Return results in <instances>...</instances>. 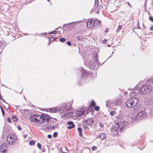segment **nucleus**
<instances>
[{
  "label": "nucleus",
  "instance_id": "50",
  "mask_svg": "<svg viewBox=\"0 0 153 153\" xmlns=\"http://www.w3.org/2000/svg\"><path fill=\"white\" fill-rule=\"evenodd\" d=\"M150 30L153 31V26H151L150 27Z\"/></svg>",
  "mask_w": 153,
  "mask_h": 153
},
{
  "label": "nucleus",
  "instance_id": "10",
  "mask_svg": "<svg viewBox=\"0 0 153 153\" xmlns=\"http://www.w3.org/2000/svg\"><path fill=\"white\" fill-rule=\"evenodd\" d=\"M145 102L148 105H151L153 104V96L152 95L148 96L145 99Z\"/></svg>",
  "mask_w": 153,
  "mask_h": 153
},
{
  "label": "nucleus",
  "instance_id": "2",
  "mask_svg": "<svg viewBox=\"0 0 153 153\" xmlns=\"http://www.w3.org/2000/svg\"><path fill=\"white\" fill-rule=\"evenodd\" d=\"M72 107L71 103L68 102L67 103H63L62 105V109L60 110L59 113H64L63 115H66L69 113H72V112H69L71 109Z\"/></svg>",
  "mask_w": 153,
  "mask_h": 153
},
{
  "label": "nucleus",
  "instance_id": "3",
  "mask_svg": "<svg viewBox=\"0 0 153 153\" xmlns=\"http://www.w3.org/2000/svg\"><path fill=\"white\" fill-rule=\"evenodd\" d=\"M152 85L148 84L143 85L140 88V93L143 95L150 93L152 91Z\"/></svg>",
  "mask_w": 153,
  "mask_h": 153
},
{
  "label": "nucleus",
  "instance_id": "30",
  "mask_svg": "<svg viewBox=\"0 0 153 153\" xmlns=\"http://www.w3.org/2000/svg\"><path fill=\"white\" fill-rule=\"evenodd\" d=\"M35 142L34 140H31L29 142V145L30 146H33V145H34V144H35Z\"/></svg>",
  "mask_w": 153,
  "mask_h": 153
},
{
  "label": "nucleus",
  "instance_id": "63",
  "mask_svg": "<svg viewBox=\"0 0 153 153\" xmlns=\"http://www.w3.org/2000/svg\"><path fill=\"white\" fill-rule=\"evenodd\" d=\"M112 56V55H111V56H110L109 57V58H108V59L109 58H110V57H111Z\"/></svg>",
  "mask_w": 153,
  "mask_h": 153
},
{
  "label": "nucleus",
  "instance_id": "32",
  "mask_svg": "<svg viewBox=\"0 0 153 153\" xmlns=\"http://www.w3.org/2000/svg\"><path fill=\"white\" fill-rule=\"evenodd\" d=\"M66 39L64 38H60L59 40L60 42H63L65 41Z\"/></svg>",
  "mask_w": 153,
  "mask_h": 153
},
{
  "label": "nucleus",
  "instance_id": "29",
  "mask_svg": "<svg viewBox=\"0 0 153 153\" xmlns=\"http://www.w3.org/2000/svg\"><path fill=\"white\" fill-rule=\"evenodd\" d=\"M99 5V1L98 0H95L94 7H97Z\"/></svg>",
  "mask_w": 153,
  "mask_h": 153
},
{
  "label": "nucleus",
  "instance_id": "38",
  "mask_svg": "<svg viewBox=\"0 0 153 153\" xmlns=\"http://www.w3.org/2000/svg\"><path fill=\"white\" fill-rule=\"evenodd\" d=\"M65 149H63V147H62L61 149V152L62 153H67L66 152H65Z\"/></svg>",
  "mask_w": 153,
  "mask_h": 153
},
{
  "label": "nucleus",
  "instance_id": "18",
  "mask_svg": "<svg viewBox=\"0 0 153 153\" xmlns=\"http://www.w3.org/2000/svg\"><path fill=\"white\" fill-rule=\"evenodd\" d=\"M106 106L107 107H108L112 104L115 105L114 102L113 100H110L106 101Z\"/></svg>",
  "mask_w": 153,
  "mask_h": 153
},
{
  "label": "nucleus",
  "instance_id": "60",
  "mask_svg": "<svg viewBox=\"0 0 153 153\" xmlns=\"http://www.w3.org/2000/svg\"><path fill=\"white\" fill-rule=\"evenodd\" d=\"M49 42L48 43V44H49L50 43V38H49Z\"/></svg>",
  "mask_w": 153,
  "mask_h": 153
},
{
  "label": "nucleus",
  "instance_id": "45",
  "mask_svg": "<svg viewBox=\"0 0 153 153\" xmlns=\"http://www.w3.org/2000/svg\"><path fill=\"white\" fill-rule=\"evenodd\" d=\"M63 149H65V150H66L67 152H69L68 150L67 149V148L65 146H63Z\"/></svg>",
  "mask_w": 153,
  "mask_h": 153
},
{
  "label": "nucleus",
  "instance_id": "56",
  "mask_svg": "<svg viewBox=\"0 0 153 153\" xmlns=\"http://www.w3.org/2000/svg\"><path fill=\"white\" fill-rule=\"evenodd\" d=\"M1 100H2L3 102H4L6 103H7L5 102V100L4 99L2 98V99H1Z\"/></svg>",
  "mask_w": 153,
  "mask_h": 153
},
{
  "label": "nucleus",
  "instance_id": "34",
  "mask_svg": "<svg viewBox=\"0 0 153 153\" xmlns=\"http://www.w3.org/2000/svg\"><path fill=\"white\" fill-rule=\"evenodd\" d=\"M116 112L115 111H112L110 112V115L111 116H113L115 114H116Z\"/></svg>",
  "mask_w": 153,
  "mask_h": 153
},
{
  "label": "nucleus",
  "instance_id": "9",
  "mask_svg": "<svg viewBox=\"0 0 153 153\" xmlns=\"http://www.w3.org/2000/svg\"><path fill=\"white\" fill-rule=\"evenodd\" d=\"M120 129V127L118 123H117L114 126H113L111 129L112 133L115 132L114 134H117L118 133V131Z\"/></svg>",
  "mask_w": 153,
  "mask_h": 153
},
{
  "label": "nucleus",
  "instance_id": "59",
  "mask_svg": "<svg viewBox=\"0 0 153 153\" xmlns=\"http://www.w3.org/2000/svg\"><path fill=\"white\" fill-rule=\"evenodd\" d=\"M143 27L144 28H145V25H144V24L143 23Z\"/></svg>",
  "mask_w": 153,
  "mask_h": 153
},
{
  "label": "nucleus",
  "instance_id": "52",
  "mask_svg": "<svg viewBox=\"0 0 153 153\" xmlns=\"http://www.w3.org/2000/svg\"><path fill=\"white\" fill-rule=\"evenodd\" d=\"M23 137H24V138H25L27 137V135L25 134L24 135H23Z\"/></svg>",
  "mask_w": 153,
  "mask_h": 153
},
{
  "label": "nucleus",
  "instance_id": "20",
  "mask_svg": "<svg viewBox=\"0 0 153 153\" xmlns=\"http://www.w3.org/2000/svg\"><path fill=\"white\" fill-rule=\"evenodd\" d=\"M7 143H3L1 144L0 146V150L1 151V149H3L4 148H7Z\"/></svg>",
  "mask_w": 153,
  "mask_h": 153
},
{
  "label": "nucleus",
  "instance_id": "5",
  "mask_svg": "<svg viewBox=\"0 0 153 153\" xmlns=\"http://www.w3.org/2000/svg\"><path fill=\"white\" fill-rule=\"evenodd\" d=\"M147 117V114L145 111H140L136 115L135 120L136 121H138L140 120L146 118Z\"/></svg>",
  "mask_w": 153,
  "mask_h": 153
},
{
  "label": "nucleus",
  "instance_id": "54",
  "mask_svg": "<svg viewBox=\"0 0 153 153\" xmlns=\"http://www.w3.org/2000/svg\"><path fill=\"white\" fill-rule=\"evenodd\" d=\"M7 151V150L6 149H4L3 151H2V152L3 153H4L5 152H6Z\"/></svg>",
  "mask_w": 153,
  "mask_h": 153
},
{
  "label": "nucleus",
  "instance_id": "44",
  "mask_svg": "<svg viewBox=\"0 0 153 153\" xmlns=\"http://www.w3.org/2000/svg\"><path fill=\"white\" fill-rule=\"evenodd\" d=\"M99 126L100 127H103V124L101 123H99Z\"/></svg>",
  "mask_w": 153,
  "mask_h": 153
},
{
  "label": "nucleus",
  "instance_id": "6",
  "mask_svg": "<svg viewBox=\"0 0 153 153\" xmlns=\"http://www.w3.org/2000/svg\"><path fill=\"white\" fill-rule=\"evenodd\" d=\"M81 71L82 73V76L80 81L79 80V83H80V82H82L84 79H87L91 75L90 72H89L88 71L85 70L83 68H82L81 69Z\"/></svg>",
  "mask_w": 153,
  "mask_h": 153
},
{
  "label": "nucleus",
  "instance_id": "31",
  "mask_svg": "<svg viewBox=\"0 0 153 153\" xmlns=\"http://www.w3.org/2000/svg\"><path fill=\"white\" fill-rule=\"evenodd\" d=\"M94 109L95 111H98L99 110L100 107L98 106H96L94 107Z\"/></svg>",
  "mask_w": 153,
  "mask_h": 153
},
{
  "label": "nucleus",
  "instance_id": "21",
  "mask_svg": "<svg viewBox=\"0 0 153 153\" xmlns=\"http://www.w3.org/2000/svg\"><path fill=\"white\" fill-rule=\"evenodd\" d=\"M50 110L51 111V112L53 113H55L56 112H60V110L58 109L57 108H54L53 109L51 108Z\"/></svg>",
  "mask_w": 153,
  "mask_h": 153
},
{
  "label": "nucleus",
  "instance_id": "7",
  "mask_svg": "<svg viewBox=\"0 0 153 153\" xmlns=\"http://www.w3.org/2000/svg\"><path fill=\"white\" fill-rule=\"evenodd\" d=\"M16 140V136L14 134H10L7 138V141L9 145H13L15 143Z\"/></svg>",
  "mask_w": 153,
  "mask_h": 153
},
{
  "label": "nucleus",
  "instance_id": "40",
  "mask_svg": "<svg viewBox=\"0 0 153 153\" xmlns=\"http://www.w3.org/2000/svg\"><path fill=\"white\" fill-rule=\"evenodd\" d=\"M37 146H38V147L39 148V149H41V144L40 143H37Z\"/></svg>",
  "mask_w": 153,
  "mask_h": 153
},
{
  "label": "nucleus",
  "instance_id": "37",
  "mask_svg": "<svg viewBox=\"0 0 153 153\" xmlns=\"http://www.w3.org/2000/svg\"><path fill=\"white\" fill-rule=\"evenodd\" d=\"M57 133L56 132H55L53 133V137H56L57 136Z\"/></svg>",
  "mask_w": 153,
  "mask_h": 153
},
{
  "label": "nucleus",
  "instance_id": "23",
  "mask_svg": "<svg viewBox=\"0 0 153 153\" xmlns=\"http://www.w3.org/2000/svg\"><path fill=\"white\" fill-rule=\"evenodd\" d=\"M78 131L79 132V135L82 137L83 135V134L82 132V129L81 127H79L77 128Z\"/></svg>",
  "mask_w": 153,
  "mask_h": 153
},
{
  "label": "nucleus",
  "instance_id": "47",
  "mask_svg": "<svg viewBox=\"0 0 153 153\" xmlns=\"http://www.w3.org/2000/svg\"><path fill=\"white\" fill-rule=\"evenodd\" d=\"M48 137L49 139H50L52 137V135L50 134H48Z\"/></svg>",
  "mask_w": 153,
  "mask_h": 153
},
{
  "label": "nucleus",
  "instance_id": "35",
  "mask_svg": "<svg viewBox=\"0 0 153 153\" xmlns=\"http://www.w3.org/2000/svg\"><path fill=\"white\" fill-rule=\"evenodd\" d=\"M122 27L121 25L119 26L117 29L116 30V31L117 32H119L120 30L122 28Z\"/></svg>",
  "mask_w": 153,
  "mask_h": 153
},
{
  "label": "nucleus",
  "instance_id": "48",
  "mask_svg": "<svg viewBox=\"0 0 153 153\" xmlns=\"http://www.w3.org/2000/svg\"><path fill=\"white\" fill-rule=\"evenodd\" d=\"M17 128H18V129L19 130H21L22 128H21V127L20 126H17Z\"/></svg>",
  "mask_w": 153,
  "mask_h": 153
},
{
  "label": "nucleus",
  "instance_id": "19",
  "mask_svg": "<svg viewBox=\"0 0 153 153\" xmlns=\"http://www.w3.org/2000/svg\"><path fill=\"white\" fill-rule=\"evenodd\" d=\"M107 137V135L105 133H102L99 135L97 138H99L101 139V140L106 138Z\"/></svg>",
  "mask_w": 153,
  "mask_h": 153
},
{
  "label": "nucleus",
  "instance_id": "61",
  "mask_svg": "<svg viewBox=\"0 0 153 153\" xmlns=\"http://www.w3.org/2000/svg\"><path fill=\"white\" fill-rule=\"evenodd\" d=\"M0 108H1V111H2V110H4L2 108V107L0 105Z\"/></svg>",
  "mask_w": 153,
  "mask_h": 153
},
{
  "label": "nucleus",
  "instance_id": "24",
  "mask_svg": "<svg viewBox=\"0 0 153 153\" xmlns=\"http://www.w3.org/2000/svg\"><path fill=\"white\" fill-rule=\"evenodd\" d=\"M115 105H120L121 104V101L120 99H118L114 102Z\"/></svg>",
  "mask_w": 153,
  "mask_h": 153
},
{
  "label": "nucleus",
  "instance_id": "4",
  "mask_svg": "<svg viewBox=\"0 0 153 153\" xmlns=\"http://www.w3.org/2000/svg\"><path fill=\"white\" fill-rule=\"evenodd\" d=\"M139 99L137 97H134L127 100L126 102V106L130 108L135 106L138 103Z\"/></svg>",
  "mask_w": 153,
  "mask_h": 153
},
{
  "label": "nucleus",
  "instance_id": "28",
  "mask_svg": "<svg viewBox=\"0 0 153 153\" xmlns=\"http://www.w3.org/2000/svg\"><path fill=\"white\" fill-rule=\"evenodd\" d=\"M12 119L13 121H14L15 122H17L18 121V119L17 117L15 116H13L12 117Z\"/></svg>",
  "mask_w": 153,
  "mask_h": 153
},
{
  "label": "nucleus",
  "instance_id": "8",
  "mask_svg": "<svg viewBox=\"0 0 153 153\" xmlns=\"http://www.w3.org/2000/svg\"><path fill=\"white\" fill-rule=\"evenodd\" d=\"M140 88L139 87H136L134 88V90L131 91L130 93V96L133 97L136 96L139 93H140Z\"/></svg>",
  "mask_w": 153,
  "mask_h": 153
},
{
  "label": "nucleus",
  "instance_id": "49",
  "mask_svg": "<svg viewBox=\"0 0 153 153\" xmlns=\"http://www.w3.org/2000/svg\"><path fill=\"white\" fill-rule=\"evenodd\" d=\"M7 120L8 121V122L9 123H11V120H10V118H7Z\"/></svg>",
  "mask_w": 153,
  "mask_h": 153
},
{
  "label": "nucleus",
  "instance_id": "11",
  "mask_svg": "<svg viewBox=\"0 0 153 153\" xmlns=\"http://www.w3.org/2000/svg\"><path fill=\"white\" fill-rule=\"evenodd\" d=\"M119 125L120 127V131H121L123 130V128L126 127L128 125V123L126 121H124L121 122Z\"/></svg>",
  "mask_w": 153,
  "mask_h": 153
},
{
  "label": "nucleus",
  "instance_id": "36",
  "mask_svg": "<svg viewBox=\"0 0 153 153\" xmlns=\"http://www.w3.org/2000/svg\"><path fill=\"white\" fill-rule=\"evenodd\" d=\"M96 105V103L94 100H92L91 104V105L92 106H94Z\"/></svg>",
  "mask_w": 153,
  "mask_h": 153
},
{
  "label": "nucleus",
  "instance_id": "64",
  "mask_svg": "<svg viewBox=\"0 0 153 153\" xmlns=\"http://www.w3.org/2000/svg\"><path fill=\"white\" fill-rule=\"evenodd\" d=\"M15 106L17 108H18V106Z\"/></svg>",
  "mask_w": 153,
  "mask_h": 153
},
{
  "label": "nucleus",
  "instance_id": "41",
  "mask_svg": "<svg viewBox=\"0 0 153 153\" xmlns=\"http://www.w3.org/2000/svg\"><path fill=\"white\" fill-rule=\"evenodd\" d=\"M66 44L69 46H71V43L70 41H67L66 42Z\"/></svg>",
  "mask_w": 153,
  "mask_h": 153
},
{
  "label": "nucleus",
  "instance_id": "12",
  "mask_svg": "<svg viewBox=\"0 0 153 153\" xmlns=\"http://www.w3.org/2000/svg\"><path fill=\"white\" fill-rule=\"evenodd\" d=\"M95 65L92 61H89L88 65L87 66L92 70L95 69Z\"/></svg>",
  "mask_w": 153,
  "mask_h": 153
},
{
  "label": "nucleus",
  "instance_id": "42",
  "mask_svg": "<svg viewBox=\"0 0 153 153\" xmlns=\"http://www.w3.org/2000/svg\"><path fill=\"white\" fill-rule=\"evenodd\" d=\"M97 149V147L96 146H93L92 147V150L94 151V150H96Z\"/></svg>",
  "mask_w": 153,
  "mask_h": 153
},
{
  "label": "nucleus",
  "instance_id": "57",
  "mask_svg": "<svg viewBox=\"0 0 153 153\" xmlns=\"http://www.w3.org/2000/svg\"><path fill=\"white\" fill-rule=\"evenodd\" d=\"M97 64L98 65H99L100 64V62L99 61H97Z\"/></svg>",
  "mask_w": 153,
  "mask_h": 153
},
{
  "label": "nucleus",
  "instance_id": "58",
  "mask_svg": "<svg viewBox=\"0 0 153 153\" xmlns=\"http://www.w3.org/2000/svg\"><path fill=\"white\" fill-rule=\"evenodd\" d=\"M2 97L1 96V94H0V100L2 99Z\"/></svg>",
  "mask_w": 153,
  "mask_h": 153
},
{
  "label": "nucleus",
  "instance_id": "15",
  "mask_svg": "<svg viewBox=\"0 0 153 153\" xmlns=\"http://www.w3.org/2000/svg\"><path fill=\"white\" fill-rule=\"evenodd\" d=\"M93 122V120L92 118L87 119L85 121V123L87 125H92Z\"/></svg>",
  "mask_w": 153,
  "mask_h": 153
},
{
  "label": "nucleus",
  "instance_id": "33",
  "mask_svg": "<svg viewBox=\"0 0 153 153\" xmlns=\"http://www.w3.org/2000/svg\"><path fill=\"white\" fill-rule=\"evenodd\" d=\"M56 32L55 30H53L51 32H49V34H56Z\"/></svg>",
  "mask_w": 153,
  "mask_h": 153
},
{
  "label": "nucleus",
  "instance_id": "46",
  "mask_svg": "<svg viewBox=\"0 0 153 153\" xmlns=\"http://www.w3.org/2000/svg\"><path fill=\"white\" fill-rule=\"evenodd\" d=\"M107 39H105L102 41L103 43L104 44H105L107 42Z\"/></svg>",
  "mask_w": 153,
  "mask_h": 153
},
{
  "label": "nucleus",
  "instance_id": "22",
  "mask_svg": "<svg viewBox=\"0 0 153 153\" xmlns=\"http://www.w3.org/2000/svg\"><path fill=\"white\" fill-rule=\"evenodd\" d=\"M82 22V20H81L79 21H77V22H71V23H68L67 24V25H69V24H77L78 23H79ZM66 25V24H64L63 25V26L64 27V26H65Z\"/></svg>",
  "mask_w": 153,
  "mask_h": 153
},
{
  "label": "nucleus",
  "instance_id": "39",
  "mask_svg": "<svg viewBox=\"0 0 153 153\" xmlns=\"http://www.w3.org/2000/svg\"><path fill=\"white\" fill-rule=\"evenodd\" d=\"M83 127L84 129L88 131L89 130V128L86 126H84Z\"/></svg>",
  "mask_w": 153,
  "mask_h": 153
},
{
  "label": "nucleus",
  "instance_id": "13",
  "mask_svg": "<svg viewBox=\"0 0 153 153\" xmlns=\"http://www.w3.org/2000/svg\"><path fill=\"white\" fill-rule=\"evenodd\" d=\"M94 21L92 19L89 20L87 23V26L88 27L91 28L94 26Z\"/></svg>",
  "mask_w": 153,
  "mask_h": 153
},
{
  "label": "nucleus",
  "instance_id": "53",
  "mask_svg": "<svg viewBox=\"0 0 153 153\" xmlns=\"http://www.w3.org/2000/svg\"><path fill=\"white\" fill-rule=\"evenodd\" d=\"M127 4H128L131 7H132V6H131V4H130L128 2H127Z\"/></svg>",
  "mask_w": 153,
  "mask_h": 153
},
{
  "label": "nucleus",
  "instance_id": "17",
  "mask_svg": "<svg viewBox=\"0 0 153 153\" xmlns=\"http://www.w3.org/2000/svg\"><path fill=\"white\" fill-rule=\"evenodd\" d=\"M67 124V125H69L67 127V128L68 129H71L73 128L75 126V125L74 124L73 122L71 121L68 122Z\"/></svg>",
  "mask_w": 153,
  "mask_h": 153
},
{
  "label": "nucleus",
  "instance_id": "43",
  "mask_svg": "<svg viewBox=\"0 0 153 153\" xmlns=\"http://www.w3.org/2000/svg\"><path fill=\"white\" fill-rule=\"evenodd\" d=\"M149 19L152 22H153V17L152 16H149Z\"/></svg>",
  "mask_w": 153,
  "mask_h": 153
},
{
  "label": "nucleus",
  "instance_id": "26",
  "mask_svg": "<svg viewBox=\"0 0 153 153\" xmlns=\"http://www.w3.org/2000/svg\"><path fill=\"white\" fill-rule=\"evenodd\" d=\"M93 58L95 62H97L98 59V55L97 54L94 55Z\"/></svg>",
  "mask_w": 153,
  "mask_h": 153
},
{
  "label": "nucleus",
  "instance_id": "16",
  "mask_svg": "<svg viewBox=\"0 0 153 153\" xmlns=\"http://www.w3.org/2000/svg\"><path fill=\"white\" fill-rule=\"evenodd\" d=\"M94 26L97 27H99L101 26V21L98 19H96L94 21Z\"/></svg>",
  "mask_w": 153,
  "mask_h": 153
},
{
  "label": "nucleus",
  "instance_id": "1",
  "mask_svg": "<svg viewBox=\"0 0 153 153\" xmlns=\"http://www.w3.org/2000/svg\"><path fill=\"white\" fill-rule=\"evenodd\" d=\"M30 120L32 122L35 123H39L43 124L45 123L46 125H48L50 122V125L49 127L50 128L54 129L57 126V124L55 123V121L57 120L51 117H49L47 114L42 113L41 115L36 114L31 115Z\"/></svg>",
  "mask_w": 153,
  "mask_h": 153
},
{
  "label": "nucleus",
  "instance_id": "62",
  "mask_svg": "<svg viewBox=\"0 0 153 153\" xmlns=\"http://www.w3.org/2000/svg\"><path fill=\"white\" fill-rule=\"evenodd\" d=\"M138 28L139 29H140V27L138 25Z\"/></svg>",
  "mask_w": 153,
  "mask_h": 153
},
{
  "label": "nucleus",
  "instance_id": "27",
  "mask_svg": "<svg viewBox=\"0 0 153 153\" xmlns=\"http://www.w3.org/2000/svg\"><path fill=\"white\" fill-rule=\"evenodd\" d=\"M84 113L85 112L84 111H80L78 112L77 115H78L79 116H82L84 115Z\"/></svg>",
  "mask_w": 153,
  "mask_h": 153
},
{
  "label": "nucleus",
  "instance_id": "25",
  "mask_svg": "<svg viewBox=\"0 0 153 153\" xmlns=\"http://www.w3.org/2000/svg\"><path fill=\"white\" fill-rule=\"evenodd\" d=\"M147 83L150 85H151L152 87L153 86V77L149 79Z\"/></svg>",
  "mask_w": 153,
  "mask_h": 153
},
{
  "label": "nucleus",
  "instance_id": "55",
  "mask_svg": "<svg viewBox=\"0 0 153 153\" xmlns=\"http://www.w3.org/2000/svg\"><path fill=\"white\" fill-rule=\"evenodd\" d=\"M108 31V29L107 28V29L104 31V32L105 33H107Z\"/></svg>",
  "mask_w": 153,
  "mask_h": 153
},
{
  "label": "nucleus",
  "instance_id": "51",
  "mask_svg": "<svg viewBox=\"0 0 153 153\" xmlns=\"http://www.w3.org/2000/svg\"><path fill=\"white\" fill-rule=\"evenodd\" d=\"M2 113L3 114V116H4V110H2L1 111Z\"/></svg>",
  "mask_w": 153,
  "mask_h": 153
},
{
  "label": "nucleus",
  "instance_id": "14",
  "mask_svg": "<svg viewBox=\"0 0 153 153\" xmlns=\"http://www.w3.org/2000/svg\"><path fill=\"white\" fill-rule=\"evenodd\" d=\"M5 45V43L3 40H1L0 41V53H2V50Z\"/></svg>",
  "mask_w": 153,
  "mask_h": 153
}]
</instances>
